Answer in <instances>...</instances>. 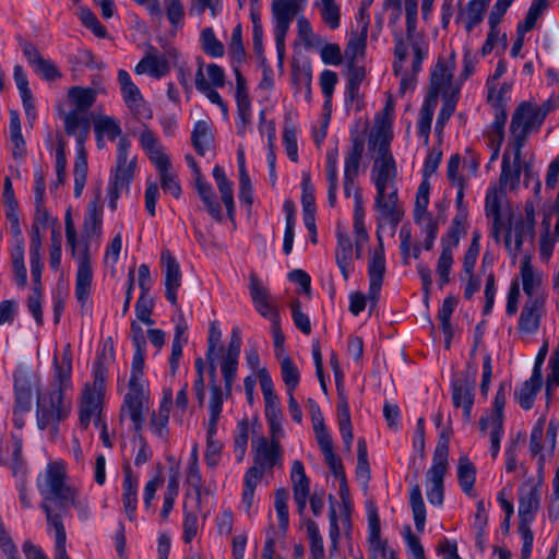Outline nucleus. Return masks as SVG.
Listing matches in <instances>:
<instances>
[{"mask_svg": "<svg viewBox=\"0 0 559 559\" xmlns=\"http://www.w3.org/2000/svg\"><path fill=\"white\" fill-rule=\"evenodd\" d=\"M392 136L380 128L369 144L376 150V157L371 167V180L376 187L374 210L381 219L396 227L402 219L403 212L399 207V189L396 187L397 167L390 143Z\"/></svg>", "mask_w": 559, "mask_h": 559, "instance_id": "1", "label": "nucleus"}, {"mask_svg": "<svg viewBox=\"0 0 559 559\" xmlns=\"http://www.w3.org/2000/svg\"><path fill=\"white\" fill-rule=\"evenodd\" d=\"M39 492L44 499L41 509L46 513L48 524L63 523L74 501L75 489L66 483V471L61 463L47 466L43 483H38Z\"/></svg>", "mask_w": 559, "mask_h": 559, "instance_id": "2", "label": "nucleus"}, {"mask_svg": "<svg viewBox=\"0 0 559 559\" xmlns=\"http://www.w3.org/2000/svg\"><path fill=\"white\" fill-rule=\"evenodd\" d=\"M97 92L93 87L72 86L68 91V100L72 109L62 114L64 131L68 135L80 136L86 141L91 131L88 110L96 102Z\"/></svg>", "mask_w": 559, "mask_h": 559, "instance_id": "3", "label": "nucleus"}, {"mask_svg": "<svg viewBox=\"0 0 559 559\" xmlns=\"http://www.w3.org/2000/svg\"><path fill=\"white\" fill-rule=\"evenodd\" d=\"M145 349L135 348L132 364L131 374L129 380V391L124 396L121 406V416L128 414L134 431L142 430L144 423V409L147 408L148 397L146 396L142 383L143 368H144Z\"/></svg>", "mask_w": 559, "mask_h": 559, "instance_id": "4", "label": "nucleus"}, {"mask_svg": "<svg viewBox=\"0 0 559 559\" xmlns=\"http://www.w3.org/2000/svg\"><path fill=\"white\" fill-rule=\"evenodd\" d=\"M72 409V402L59 389H49L37 396L36 418L40 430L50 428L51 435L58 433V426L67 419Z\"/></svg>", "mask_w": 559, "mask_h": 559, "instance_id": "5", "label": "nucleus"}, {"mask_svg": "<svg viewBox=\"0 0 559 559\" xmlns=\"http://www.w3.org/2000/svg\"><path fill=\"white\" fill-rule=\"evenodd\" d=\"M449 436L442 431L436 445L432 464L426 473L427 498L432 506H441L444 500V476L448 469Z\"/></svg>", "mask_w": 559, "mask_h": 559, "instance_id": "6", "label": "nucleus"}, {"mask_svg": "<svg viewBox=\"0 0 559 559\" xmlns=\"http://www.w3.org/2000/svg\"><path fill=\"white\" fill-rule=\"evenodd\" d=\"M544 120L535 109V103L522 102L514 110L510 124L512 135L511 146L516 160L521 158L527 136L531 132L539 130Z\"/></svg>", "mask_w": 559, "mask_h": 559, "instance_id": "7", "label": "nucleus"}, {"mask_svg": "<svg viewBox=\"0 0 559 559\" xmlns=\"http://www.w3.org/2000/svg\"><path fill=\"white\" fill-rule=\"evenodd\" d=\"M130 141L120 138L117 145L116 167L108 187V206L111 211L117 209V201L123 190H129L134 176L135 159L128 163Z\"/></svg>", "mask_w": 559, "mask_h": 559, "instance_id": "8", "label": "nucleus"}, {"mask_svg": "<svg viewBox=\"0 0 559 559\" xmlns=\"http://www.w3.org/2000/svg\"><path fill=\"white\" fill-rule=\"evenodd\" d=\"M299 10L300 5L296 0H273L272 2V12L275 20L274 36L280 59L284 57L285 38L290 23Z\"/></svg>", "mask_w": 559, "mask_h": 559, "instance_id": "9", "label": "nucleus"}, {"mask_svg": "<svg viewBox=\"0 0 559 559\" xmlns=\"http://www.w3.org/2000/svg\"><path fill=\"white\" fill-rule=\"evenodd\" d=\"M118 82L124 104L138 120H148L153 117V111L148 103L143 98L139 87L133 83L130 74L120 69L118 71Z\"/></svg>", "mask_w": 559, "mask_h": 559, "instance_id": "10", "label": "nucleus"}, {"mask_svg": "<svg viewBox=\"0 0 559 559\" xmlns=\"http://www.w3.org/2000/svg\"><path fill=\"white\" fill-rule=\"evenodd\" d=\"M365 152V138L360 134H355L350 138V145L346 151L344 159V195L349 198L352 192L355 193L358 188L355 185L359 176V167Z\"/></svg>", "mask_w": 559, "mask_h": 559, "instance_id": "11", "label": "nucleus"}, {"mask_svg": "<svg viewBox=\"0 0 559 559\" xmlns=\"http://www.w3.org/2000/svg\"><path fill=\"white\" fill-rule=\"evenodd\" d=\"M542 483H524L519 489V526H530L540 508Z\"/></svg>", "mask_w": 559, "mask_h": 559, "instance_id": "12", "label": "nucleus"}, {"mask_svg": "<svg viewBox=\"0 0 559 559\" xmlns=\"http://www.w3.org/2000/svg\"><path fill=\"white\" fill-rule=\"evenodd\" d=\"M379 246L374 251L370 254L368 261V276H369V290L368 298L371 302L372 307H376L379 298L380 292L383 284L384 274L386 271L385 266V257H384V247L382 237L378 235Z\"/></svg>", "mask_w": 559, "mask_h": 559, "instance_id": "13", "label": "nucleus"}, {"mask_svg": "<svg viewBox=\"0 0 559 559\" xmlns=\"http://www.w3.org/2000/svg\"><path fill=\"white\" fill-rule=\"evenodd\" d=\"M249 289L253 306L263 318H266L270 321L280 318L277 308L273 304L270 292L254 274L250 276Z\"/></svg>", "mask_w": 559, "mask_h": 559, "instance_id": "14", "label": "nucleus"}, {"mask_svg": "<svg viewBox=\"0 0 559 559\" xmlns=\"http://www.w3.org/2000/svg\"><path fill=\"white\" fill-rule=\"evenodd\" d=\"M93 281L92 261L88 253V245L78 257V271L75 278V297L81 305H84L90 296Z\"/></svg>", "mask_w": 559, "mask_h": 559, "instance_id": "15", "label": "nucleus"}, {"mask_svg": "<svg viewBox=\"0 0 559 559\" xmlns=\"http://www.w3.org/2000/svg\"><path fill=\"white\" fill-rule=\"evenodd\" d=\"M252 448L254 451L253 466L260 467L262 472L272 469L281 460V447L277 441L272 442L265 437H261L252 441Z\"/></svg>", "mask_w": 559, "mask_h": 559, "instance_id": "16", "label": "nucleus"}, {"mask_svg": "<svg viewBox=\"0 0 559 559\" xmlns=\"http://www.w3.org/2000/svg\"><path fill=\"white\" fill-rule=\"evenodd\" d=\"M103 397L104 393L91 390V384L84 385L80 404V424L84 429L88 427L93 418L96 424L100 420Z\"/></svg>", "mask_w": 559, "mask_h": 559, "instance_id": "17", "label": "nucleus"}, {"mask_svg": "<svg viewBox=\"0 0 559 559\" xmlns=\"http://www.w3.org/2000/svg\"><path fill=\"white\" fill-rule=\"evenodd\" d=\"M475 382L473 379L465 377L452 382V402L459 408H463V417L465 421L472 418V408L474 405Z\"/></svg>", "mask_w": 559, "mask_h": 559, "instance_id": "18", "label": "nucleus"}, {"mask_svg": "<svg viewBox=\"0 0 559 559\" xmlns=\"http://www.w3.org/2000/svg\"><path fill=\"white\" fill-rule=\"evenodd\" d=\"M160 260L165 265V294L167 300L177 306V290L181 286L180 266L169 250H164Z\"/></svg>", "mask_w": 559, "mask_h": 559, "instance_id": "19", "label": "nucleus"}, {"mask_svg": "<svg viewBox=\"0 0 559 559\" xmlns=\"http://www.w3.org/2000/svg\"><path fill=\"white\" fill-rule=\"evenodd\" d=\"M535 237V226L522 221H516L512 229L509 224L507 234L504 237V246L509 253L516 258L522 251V247L525 240L533 241Z\"/></svg>", "mask_w": 559, "mask_h": 559, "instance_id": "20", "label": "nucleus"}, {"mask_svg": "<svg viewBox=\"0 0 559 559\" xmlns=\"http://www.w3.org/2000/svg\"><path fill=\"white\" fill-rule=\"evenodd\" d=\"M103 207L100 204V192L87 204V213L84 217L82 235L86 241L98 239L102 235Z\"/></svg>", "mask_w": 559, "mask_h": 559, "instance_id": "21", "label": "nucleus"}, {"mask_svg": "<svg viewBox=\"0 0 559 559\" xmlns=\"http://www.w3.org/2000/svg\"><path fill=\"white\" fill-rule=\"evenodd\" d=\"M455 69V53L450 56L449 63L439 59L431 72L430 87L427 96L435 95L438 102V95L441 90L449 87L452 84L453 72Z\"/></svg>", "mask_w": 559, "mask_h": 559, "instance_id": "22", "label": "nucleus"}, {"mask_svg": "<svg viewBox=\"0 0 559 559\" xmlns=\"http://www.w3.org/2000/svg\"><path fill=\"white\" fill-rule=\"evenodd\" d=\"M290 479L293 483L294 500L299 514H302L310 492V480L306 475L302 462L296 460L293 463Z\"/></svg>", "mask_w": 559, "mask_h": 559, "instance_id": "23", "label": "nucleus"}, {"mask_svg": "<svg viewBox=\"0 0 559 559\" xmlns=\"http://www.w3.org/2000/svg\"><path fill=\"white\" fill-rule=\"evenodd\" d=\"M123 483H122V503L129 521L135 520V511L138 507V477L133 475L130 464H123Z\"/></svg>", "mask_w": 559, "mask_h": 559, "instance_id": "24", "label": "nucleus"}, {"mask_svg": "<svg viewBox=\"0 0 559 559\" xmlns=\"http://www.w3.org/2000/svg\"><path fill=\"white\" fill-rule=\"evenodd\" d=\"M543 312L544 300L542 298H528L520 314L519 330L526 334L535 333L539 328Z\"/></svg>", "mask_w": 559, "mask_h": 559, "instance_id": "25", "label": "nucleus"}, {"mask_svg": "<svg viewBox=\"0 0 559 559\" xmlns=\"http://www.w3.org/2000/svg\"><path fill=\"white\" fill-rule=\"evenodd\" d=\"M258 378L265 404V418L283 417L280 400L274 391V385L269 371L262 368L258 371Z\"/></svg>", "mask_w": 559, "mask_h": 559, "instance_id": "26", "label": "nucleus"}, {"mask_svg": "<svg viewBox=\"0 0 559 559\" xmlns=\"http://www.w3.org/2000/svg\"><path fill=\"white\" fill-rule=\"evenodd\" d=\"M337 245L335 249V262L345 281L349 278L353 264V243L348 234L337 230Z\"/></svg>", "mask_w": 559, "mask_h": 559, "instance_id": "27", "label": "nucleus"}, {"mask_svg": "<svg viewBox=\"0 0 559 559\" xmlns=\"http://www.w3.org/2000/svg\"><path fill=\"white\" fill-rule=\"evenodd\" d=\"M406 19V39L411 43L414 58L412 62V71L417 74L421 70V63L428 55L427 44L423 38H416L417 16H407Z\"/></svg>", "mask_w": 559, "mask_h": 559, "instance_id": "28", "label": "nucleus"}, {"mask_svg": "<svg viewBox=\"0 0 559 559\" xmlns=\"http://www.w3.org/2000/svg\"><path fill=\"white\" fill-rule=\"evenodd\" d=\"M191 142L193 148L200 156H204L207 151L213 150L214 134L209 121L199 120L194 123L191 132Z\"/></svg>", "mask_w": 559, "mask_h": 559, "instance_id": "29", "label": "nucleus"}, {"mask_svg": "<svg viewBox=\"0 0 559 559\" xmlns=\"http://www.w3.org/2000/svg\"><path fill=\"white\" fill-rule=\"evenodd\" d=\"M78 153L74 162L73 177H74V197H81L87 179V154L85 151V142H80V136H75Z\"/></svg>", "mask_w": 559, "mask_h": 559, "instance_id": "30", "label": "nucleus"}, {"mask_svg": "<svg viewBox=\"0 0 559 559\" xmlns=\"http://www.w3.org/2000/svg\"><path fill=\"white\" fill-rule=\"evenodd\" d=\"M337 162V147L328 151L325 157V173L328 181V201L332 207L336 205V193L338 189Z\"/></svg>", "mask_w": 559, "mask_h": 559, "instance_id": "31", "label": "nucleus"}, {"mask_svg": "<svg viewBox=\"0 0 559 559\" xmlns=\"http://www.w3.org/2000/svg\"><path fill=\"white\" fill-rule=\"evenodd\" d=\"M195 188L200 199L206 207L207 213L217 222L223 221L221 205L216 200L212 186L202 179L201 176L195 178Z\"/></svg>", "mask_w": 559, "mask_h": 559, "instance_id": "32", "label": "nucleus"}, {"mask_svg": "<svg viewBox=\"0 0 559 559\" xmlns=\"http://www.w3.org/2000/svg\"><path fill=\"white\" fill-rule=\"evenodd\" d=\"M16 412L28 413L32 408L33 389L31 380L26 376L14 378Z\"/></svg>", "mask_w": 559, "mask_h": 559, "instance_id": "33", "label": "nucleus"}, {"mask_svg": "<svg viewBox=\"0 0 559 559\" xmlns=\"http://www.w3.org/2000/svg\"><path fill=\"white\" fill-rule=\"evenodd\" d=\"M134 71L136 74L147 73L159 79L168 73L169 66L165 58L147 55L135 66Z\"/></svg>", "mask_w": 559, "mask_h": 559, "instance_id": "34", "label": "nucleus"}, {"mask_svg": "<svg viewBox=\"0 0 559 559\" xmlns=\"http://www.w3.org/2000/svg\"><path fill=\"white\" fill-rule=\"evenodd\" d=\"M543 384V377L534 379V373L531 378L523 382L521 388L515 391V399L523 409H531L533 407L535 396L539 392Z\"/></svg>", "mask_w": 559, "mask_h": 559, "instance_id": "35", "label": "nucleus"}, {"mask_svg": "<svg viewBox=\"0 0 559 559\" xmlns=\"http://www.w3.org/2000/svg\"><path fill=\"white\" fill-rule=\"evenodd\" d=\"M521 159L516 160L514 157L513 166L510 164V156L508 152H504L502 156V165H501V174L499 178L500 188L504 189L507 186H510L511 189H514L520 182L521 176Z\"/></svg>", "mask_w": 559, "mask_h": 559, "instance_id": "36", "label": "nucleus"}, {"mask_svg": "<svg viewBox=\"0 0 559 559\" xmlns=\"http://www.w3.org/2000/svg\"><path fill=\"white\" fill-rule=\"evenodd\" d=\"M457 480L463 492H465L468 496H474L476 468L473 462L466 456H461L459 459Z\"/></svg>", "mask_w": 559, "mask_h": 559, "instance_id": "37", "label": "nucleus"}, {"mask_svg": "<svg viewBox=\"0 0 559 559\" xmlns=\"http://www.w3.org/2000/svg\"><path fill=\"white\" fill-rule=\"evenodd\" d=\"M55 379L50 384V389H59L63 392L70 386L72 360L70 354L64 353L61 362L57 357L53 359Z\"/></svg>", "mask_w": 559, "mask_h": 559, "instance_id": "38", "label": "nucleus"}, {"mask_svg": "<svg viewBox=\"0 0 559 559\" xmlns=\"http://www.w3.org/2000/svg\"><path fill=\"white\" fill-rule=\"evenodd\" d=\"M337 417L340 432L346 449L349 451L353 442V428L350 423V412L347 400L345 396L340 394V401L337 404Z\"/></svg>", "mask_w": 559, "mask_h": 559, "instance_id": "39", "label": "nucleus"}, {"mask_svg": "<svg viewBox=\"0 0 559 559\" xmlns=\"http://www.w3.org/2000/svg\"><path fill=\"white\" fill-rule=\"evenodd\" d=\"M409 504L412 508L415 527L423 532L426 524V507L424 503L421 489L418 484H414L409 490Z\"/></svg>", "mask_w": 559, "mask_h": 559, "instance_id": "40", "label": "nucleus"}, {"mask_svg": "<svg viewBox=\"0 0 559 559\" xmlns=\"http://www.w3.org/2000/svg\"><path fill=\"white\" fill-rule=\"evenodd\" d=\"M437 104L438 102L436 100L435 95L427 96L420 108L419 119L417 123L418 134L425 140L426 143H428L429 141L431 122Z\"/></svg>", "mask_w": 559, "mask_h": 559, "instance_id": "41", "label": "nucleus"}, {"mask_svg": "<svg viewBox=\"0 0 559 559\" xmlns=\"http://www.w3.org/2000/svg\"><path fill=\"white\" fill-rule=\"evenodd\" d=\"M95 134H102L109 141H115L117 138H122V129L119 121L111 116H98L94 119Z\"/></svg>", "mask_w": 559, "mask_h": 559, "instance_id": "42", "label": "nucleus"}, {"mask_svg": "<svg viewBox=\"0 0 559 559\" xmlns=\"http://www.w3.org/2000/svg\"><path fill=\"white\" fill-rule=\"evenodd\" d=\"M467 218L464 215H455L445 236L441 238L442 248L448 247L450 251L459 246L460 238L466 233Z\"/></svg>", "mask_w": 559, "mask_h": 559, "instance_id": "43", "label": "nucleus"}, {"mask_svg": "<svg viewBox=\"0 0 559 559\" xmlns=\"http://www.w3.org/2000/svg\"><path fill=\"white\" fill-rule=\"evenodd\" d=\"M429 192L430 183L427 179H424L419 185L416 193V201L414 207V222L416 224H423L424 217L431 215L427 211L429 204Z\"/></svg>", "mask_w": 559, "mask_h": 559, "instance_id": "44", "label": "nucleus"}, {"mask_svg": "<svg viewBox=\"0 0 559 559\" xmlns=\"http://www.w3.org/2000/svg\"><path fill=\"white\" fill-rule=\"evenodd\" d=\"M289 492L286 488H278L275 491L274 508L278 518V528L282 532L283 536H285L289 524L287 506Z\"/></svg>", "mask_w": 559, "mask_h": 559, "instance_id": "45", "label": "nucleus"}, {"mask_svg": "<svg viewBox=\"0 0 559 559\" xmlns=\"http://www.w3.org/2000/svg\"><path fill=\"white\" fill-rule=\"evenodd\" d=\"M200 41L201 47L206 55L213 58H221L224 56V45L221 40L216 38L212 27H205L204 29H202L200 35Z\"/></svg>", "mask_w": 559, "mask_h": 559, "instance_id": "46", "label": "nucleus"}, {"mask_svg": "<svg viewBox=\"0 0 559 559\" xmlns=\"http://www.w3.org/2000/svg\"><path fill=\"white\" fill-rule=\"evenodd\" d=\"M367 35L353 32L345 48V58L348 63H357L366 51Z\"/></svg>", "mask_w": 559, "mask_h": 559, "instance_id": "47", "label": "nucleus"}, {"mask_svg": "<svg viewBox=\"0 0 559 559\" xmlns=\"http://www.w3.org/2000/svg\"><path fill=\"white\" fill-rule=\"evenodd\" d=\"M217 427L207 426L206 431V449H205V462L209 467L214 468L217 466L221 460L222 443L215 439Z\"/></svg>", "mask_w": 559, "mask_h": 559, "instance_id": "48", "label": "nucleus"}, {"mask_svg": "<svg viewBox=\"0 0 559 559\" xmlns=\"http://www.w3.org/2000/svg\"><path fill=\"white\" fill-rule=\"evenodd\" d=\"M306 528L310 544V559H323L324 546L318 524L313 520L308 519L306 521Z\"/></svg>", "mask_w": 559, "mask_h": 559, "instance_id": "49", "label": "nucleus"}, {"mask_svg": "<svg viewBox=\"0 0 559 559\" xmlns=\"http://www.w3.org/2000/svg\"><path fill=\"white\" fill-rule=\"evenodd\" d=\"M211 396L209 403L210 418L207 426L217 427L223 408V390L219 384H213L210 386Z\"/></svg>", "mask_w": 559, "mask_h": 559, "instance_id": "50", "label": "nucleus"}, {"mask_svg": "<svg viewBox=\"0 0 559 559\" xmlns=\"http://www.w3.org/2000/svg\"><path fill=\"white\" fill-rule=\"evenodd\" d=\"M453 251H450V248L444 247L441 250V253L438 258L437 262V273L439 276V287L442 288L444 285L450 282V272L453 265Z\"/></svg>", "mask_w": 559, "mask_h": 559, "instance_id": "51", "label": "nucleus"}, {"mask_svg": "<svg viewBox=\"0 0 559 559\" xmlns=\"http://www.w3.org/2000/svg\"><path fill=\"white\" fill-rule=\"evenodd\" d=\"M487 9L486 0H471L466 8V31L469 33L474 27L483 22L484 13Z\"/></svg>", "mask_w": 559, "mask_h": 559, "instance_id": "52", "label": "nucleus"}, {"mask_svg": "<svg viewBox=\"0 0 559 559\" xmlns=\"http://www.w3.org/2000/svg\"><path fill=\"white\" fill-rule=\"evenodd\" d=\"M249 440V424L247 419L238 423L237 433L234 438V452L238 462H241L246 455Z\"/></svg>", "mask_w": 559, "mask_h": 559, "instance_id": "53", "label": "nucleus"}, {"mask_svg": "<svg viewBox=\"0 0 559 559\" xmlns=\"http://www.w3.org/2000/svg\"><path fill=\"white\" fill-rule=\"evenodd\" d=\"M228 52L233 63L240 64L245 61L246 50L242 44V32L240 25H237L233 29L230 41L228 44Z\"/></svg>", "mask_w": 559, "mask_h": 559, "instance_id": "54", "label": "nucleus"}, {"mask_svg": "<svg viewBox=\"0 0 559 559\" xmlns=\"http://www.w3.org/2000/svg\"><path fill=\"white\" fill-rule=\"evenodd\" d=\"M301 204L304 214L316 212L314 188L311 183L310 174L304 173L301 180Z\"/></svg>", "mask_w": 559, "mask_h": 559, "instance_id": "55", "label": "nucleus"}, {"mask_svg": "<svg viewBox=\"0 0 559 559\" xmlns=\"http://www.w3.org/2000/svg\"><path fill=\"white\" fill-rule=\"evenodd\" d=\"M281 370H282L283 381L287 386V391L293 392L299 383V372H298L296 365L290 359V357L285 356L282 359Z\"/></svg>", "mask_w": 559, "mask_h": 559, "instance_id": "56", "label": "nucleus"}, {"mask_svg": "<svg viewBox=\"0 0 559 559\" xmlns=\"http://www.w3.org/2000/svg\"><path fill=\"white\" fill-rule=\"evenodd\" d=\"M158 173L163 190L178 199L181 194V187L178 181L177 174L173 170V166L162 169Z\"/></svg>", "mask_w": 559, "mask_h": 559, "instance_id": "57", "label": "nucleus"}, {"mask_svg": "<svg viewBox=\"0 0 559 559\" xmlns=\"http://www.w3.org/2000/svg\"><path fill=\"white\" fill-rule=\"evenodd\" d=\"M521 277L523 283V290L528 296V298L534 297V289L539 285V281L535 278L533 266L531 264L530 258H524L521 263Z\"/></svg>", "mask_w": 559, "mask_h": 559, "instance_id": "58", "label": "nucleus"}, {"mask_svg": "<svg viewBox=\"0 0 559 559\" xmlns=\"http://www.w3.org/2000/svg\"><path fill=\"white\" fill-rule=\"evenodd\" d=\"M154 301L150 297L148 293H141L138 301L135 302V314L136 318L144 324L152 325L154 321L151 319Z\"/></svg>", "mask_w": 559, "mask_h": 559, "instance_id": "59", "label": "nucleus"}, {"mask_svg": "<svg viewBox=\"0 0 559 559\" xmlns=\"http://www.w3.org/2000/svg\"><path fill=\"white\" fill-rule=\"evenodd\" d=\"M456 307V299L453 296L447 297L438 311L441 330L444 334H451V317Z\"/></svg>", "mask_w": 559, "mask_h": 559, "instance_id": "60", "label": "nucleus"}, {"mask_svg": "<svg viewBox=\"0 0 559 559\" xmlns=\"http://www.w3.org/2000/svg\"><path fill=\"white\" fill-rule=\"evenodd\" d=\"M80 19L84 26L90 28L95 36L105 38L107 35L106 27L98 21L96 15L87 8H82L80 11Z\"/></svg>", "mask_w": 559, "mask_h": 559, "instance_id": "61", "label": "nucleus"}, {"mask_svg": "<svg viewBox=\"0 0 559 559\" xmlns=\"http://www.w3.org/2000/svg\"><path fill=\"white\" fill-rule=\"evenodd\" d=\"M195 87L199 92L203 93L211 103L218 105L225 116L227 115V106L219 93L211 87L210 82L206 81L205 76H202L201 73L199 74V84H195Z\"/></svg>", "mask_w": 559, "mask_h": 559, "instance_id": "62", "label": "nucleus"}, {"mask_svg": "<svg viewBox=\"0 0 559 559\" xmlns=\"http://www.w3.org/2000/svg\"><path fill=\"white\" fill-rule=\"evenodd\" d=\"M320 13L323 22L331 29H336L340 26L341 11L335 2L321 3Z\"/></svg>", "mask_w": 559, "mask_h": 559, "instance_id": "63", "label": "nucleus"}, {"mask_svg": "<svg viewBox=\"0 0 559 559\" xmlns=\"http://www.w3.org/2000/svg\"><path fill=\"white\" fill-rule=\"evenodd\" d=\"M456 102H457V98L453 94L445 97V99L442 104V107L439 111L438 118H437V122H436V131L437 132H442L445 123L449 121L451 116L454 114L455 107H456Z\"/></svg>", "mask_w": 559, "mask_h": 559, "instance_id": "64", "label": "nucleus"}]
</instances>
